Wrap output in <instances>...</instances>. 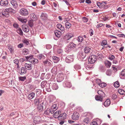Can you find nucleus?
<instances>
[{
  "mask_svg": "<svg viewBox=\"0 0 125 125\" xmlns=\"http://www.w3.org/2000/svg\"><path fill=\"white\" fill-rule=\"evenodd\" d=\"M30 18L33 21H35L37 19L36 15L34 13H31V14Z\"/></svg>",
  "mask_w": 125,
  "mask_h": 125,
  "instance_id": "nucleus-25",
  "label": "nucleus"
},
{
  "mask_svg": "<svg viewBox=\"0 0 125 125\" xmlns=\"http://www.w3.org/2000/svg\"><path fill=\"white\" fill-rule=\"evenodd\" d=\"M74 67L76 70H78L80 69V66L79 65H74Z\"/></svg>",
  "mask_w": 125,
  "mask_h": 125,
  "instance_id": "nucleus-62",
  "label": "nucleus"
},
{
  "mask_svg": "<svg viewBox=\"0 0 125 125\" xmlns=\"http://www.w3.org/2000/svg\"><path fill=\"white\" fill-rule=\"evenodd\" d=\"M17 32L21 36L23 35L22 31L21 29L20 28H18V29L17 30Z\"/></svg>",
  "mask_w": 125,
  "mask_h": 125,
  "instance_id": "nucleus-41",
  "label": "nucleus"
},
{
  "mask_svg": "<svg viewBox=\"0 0 125 125\" xmlns=\"http://www.w3.org/2000/svg\"><path fill=\"white\" fill-rule=\"evenodd\" d=\"M105 64L107 68H109L110 67L111 63L110 61H107L105 62Z\"/></svg>",
  "mask_w": 125,
  "mask_h": 125,
  "instance_id": "nucleus-34",
  "label": "nucleus"
},
{
  "mask_svg": "<svg viewBox=\"0 0 125 125\" xmlns=\"http://www.w3.org/2000/svg\"><path fill=\"white\" fill-rule=\"evenodd\" d=\"M23 42L27 45H28L29 44L28 41L26 39L24 40L23 41Z\"/></svg>",
  "mask_w": 125,
  "mask_h": 125,
  "instance_id": "nucleus-60",
  "label": "nucleus"
},
{
  "mask_svg": "<svg viewBox=\"0 0 125 125\" xmlns=\"http://www.w3.org/2000/svg\"><path fill=\"white\" fill-rule=\"evenodd\" d=\"M65 84L66 86L70 88L72 86V84L70 82H66L65 83Z\"/></svg>",
  "mask_w": 125,
  "mask_h": 125,
  "instance_id": "nucleus-43",
  "label": "nucleus"
},
{
  "mask_svg": "<svg viewBox=\"0 0 125 125\" xmlns=\"http://www.w3.org/2000/svg\"><path fill=\"white\" fill-rule=\"evenodd\" d=\"M73 36V35L72 33H67L65 36L64 38L66 40H68L72 37Z\"/></svg>",
  "mask_w": 125,
  "mask_h": 125,
  "instance_id": "nucleus-12",
  "label": "nucleus"
},
{
  "mask_svg": "<svg viewBox=\"0 0 125 125\" xmlns=\"http://www.w3.org/2000/svg\"><path fill=\"white\" fill-rule=\"evenodd\" d=\"M52 58L53 60V62L55 63H56L58 62L60 60L59 58L56 56H53L52 57Z\"/></svg>",
  "mask_w": 125,
  "mask_h": 125,
  "instance_id": "nucleus-26",
  "label": "nucleus"
},
{
  "mask_svg": "<svg viewBox=\"0 0 125 125\" xmlns=\"http://www.w3.org/2000/svg\"><path fill=\"white\" fill-rule=\"evenodd\" d=\"M98 124L96 122L93 120L91 123L90 125H98Z\"/></svg>",
  "mask_w": 125,
  "mask_h": 125,
  "instance_id": "nucleus-63",
  "label": "nucleus"
},
{
  "mask_svg": "<svg viewBox=\"0 0 125 125\" xmlns=\"http://www.w3.org/2000/svg\"><path fill=\"white\" fill-rule=\"evenodd\" d=\"M42 105H44L45 106V108H46V106L48 105V103L47 101L46 100L43 101L42 103Z\"/></svg>",
  "mask_w": 125,
  "mask_h": 125,
  "instance_id": "nucleus-45",
  "label": "nucleus"
},
{
  "mask_svg": "<svg viewBox=\"0 0 125 125\" xmlns=\"http://www.w3.org/2000/svg\"><path fill=\"white\" fill-rule=\"evenodd\" d=\"M99 69L102 71H104V67L102 65H100Z\"/></svg>",
  "mask_w": 125,
  "mask_h": 125,
  "instance_id": "nucleus-59",
  "label": "nucleus"
},
{
  "mask_svg": "<svg viewBox=\"0 0 125 125\" xmlns=\"http://www.w3.org/2000/svg\"><path fill=\"white\" fill-rule=\"evenodd\" d=\"M42 120L40 117L39 116H36L34 119L33 122V124H39L41 122Z\"/></svg>",
  "mask_w": 125,
  "mask_h": 125,
  "instance_id": "nucleus-4",
  "label": "nucleus"
},
{
  "mask_svg": "<svg viewBox=\"0 0 125 125\" xmlns=\"http://www.w3.org/2000/svg\"><path fill=\"white\" fill-rule=\"evenodd\" d=\"M22 30L25 32H27L29 31V29L28 26L25 24L23 25L22 26Z\"/></svg>",
  "mask_w": 125,
  "mask_h": 125,
  "instance_id": "nucleus-10",
  "label": "nucleus"
},
{
  "mask_svg": "<svg viewBox=\"0 0 125 125\" xmlns=\"http://www.w3.org/2000/svg\"><path fill=\"white\" fill-rule=\"evenodd\" d=\"M118 92L121 94L123 95L125 94V91L122 89H119L118 90Z\"/></svg>",
  "mask_w": 125,
  "mask_h": 125,
  "instance_id": "nucleus-44",
  "label": "nucleus"
},
{
  "mask_svg": "<svg viewBox=\"0 0 125 125\" xmlns=\"http://www.w3.org/2000/svg\"><path fill=\"white\" fill-rule=\"evenodd\" d=\"M97 58V57L98 58H102L103 57V55L101 53H98L97 54V55L96 56Z\"/></svg>",
  "mask_w": 125,
  "mask_h": 125,
  "instance_id": "nucleus-57",
  "label": "nucleus"
},
{
  "mask_svg": "<svg viewBox=\"0 0 125 125\" xmlns=\"http://www.w3.org/2000/svg\"><path fill=\"white\" fill-rule=\"evenodd\" d=\"M77 40L78 42H81L83 41V38L82 36H79L78 37Z\"/></svg>",
  "mask_w": 125,
  "mask_h": 125,
  "instance_id": "nucleus-47",
  "label": "nucleus"
},
{
  "mask_svg": "<svg viewBox=\"0 0 125 125\" xmlns=\"http://www.w3.org/2000/svg\"><path fill=\"white\" fill-rule=\"evenodd\" d=\"M20 13L22 16L27 15L29 13L27 10L25 8H22L20 11Z\"/></svg>",
  "mask_w": 125,
  "mask_h": 125,
  "instance_id": "nucleus-3",
  "label": "nucleus"
},
{
  "mask_svg": "<svg viewBox=\"0 0 125 125\" xmlns=\"http://www.w3.org/2000/svg\"><path fill=\"white\" fill-rule=\"evenodd\" d=\"M88 20L87 18L85 17H83V20L84 22H87L88 21Z\"/></svg>",
  "mask_w": 125,
  "mask_h": 125,
  "instance_id": "nucleus-64",
  "label": "nucleus"
},
{
  "mask_svg": "<svg viewBox=\"0 0 125 125\" xmlns=\"http://www.w3.org/2000/svg\"><path fill=\"white\" fill-rule=\"evenodd\" d=\"M67 117V115L65 113H63L59 115L58 119L59 120H63L66 119Z\"/></svg>",
  "mask_w": 125,
  "mask_h": 125,
  "instance_id": "nucleus-11",
  "label": "nucleus"
},
{
  "mask_svg": "<svg viewBox=\"0 0 125 125\" xmlns=\"http://www.w3.org/2000/svg\"><path fill=\"white\" fill-rule=\"evenodd\" d=\"M25 68L28 70H31V69L32 65L31 64H28L26 63L25 64Z\"/></svg>",
  "mask_w": 125,
  "mask_h": 125,
  "instance_id": "nucleus-19",
  "label": "nucleus"
},
{
  "mask_svg": "<svg viewBox=\"0 0 125 125\" xmlns=\"http://www.w3.org/2000/svg\"><path fill=\"white\" fill-rule=\"evenodd\" d=\"M85 53H91L92 52L91 48L90 47H86L85 48L84 50Z\"/></svg>",
  "mask_w": 125,
  "mask_h": 125,
  "instance_id": "nucleus-17",
  "label": "nucleus"
},
{
  "mask_svg": "<svg viewBox=\"0 0 125 125\" xmlns=\"http://www.w3.org/2000/svg\"><path fill=\"white\" fill-rule=\"evenodd\" d=\"M9 14L7 10H6V9L5 11L0 13V16L1 17H7L9 16Z\"/></svg>",
  "mask_w": 125,
  "mask_h": 125,
  "instance_id": "nucleus-7",
  "label": "nucleus"
},
{
  "mask_svg": "<svg viewBox=\"0 0 125 125\" xmlns=\"http://www.w3.org/2000/svg\"><path fill=\"white\" fill-rule=\"evenodd\" d=\"M54 33L55 36L58 38H59L61 36V32L59 31L56 30L55 31Z\"/></svg>",
  "mask_w": 125,
  "mask_h": 125,
  "instance_id": "nucleus-30",
  "label": "nucleus"
},
{
  "mask_svg": "<svg viewBox=\"0 0 125 125\" xmlns=\"http://www.w3.org/2000/svg\"><path fill=\"white\" fill-rule=\"evenodd\" d=\"M58 88V87L57 84L56 83H54L52 85V88L53 89L56 90Z\"/></svg>",
  "mask_w": 125,
  "mask_h": 125,
  "instance_id": "nucleus-42",
  "label": "nucleus"
},
{
  "mask_svg": "<svg viewBox=\"0 0 125 125\" xmlns=\"http://www.w3.org/2000/svg\"><path fill=\"white\" fill-rule=\"evenodd\" d=\"M29 51L28 49H24L22 50V54L23 55H27L29 53Z\"/></svg>",
  "mask_w": 125,
  "mask_h": 125,
  "instance_id": "nucleus-37",
  "label": "nucleus"
},
{
  "mask_svg": "<svg viewBox=\"0 0 125 125\" xmlns=\"http://www.w3.org/2000/svg\"><path fill=\"white\" fill-rule=\"evenodd\" d=\"M94 121H95L96 122L97 124H100L101 123V121L98 118H97L95 120H93Z\"/></svg>",
  "mask_w": 125,
  "mask_h": 125,
  "instance_id": "nucleus-61",
  "label": "nucleus"
},
{
  "mask_svg": "<svg viewBox=\"0 0 125 125\" xmlns=\"http://www.w3.org/2000/svg\"><path fill=\"white\" fill-rule=\"evenodd\" d=\"M97 93L99 96L104 97L105 95L104 93L101 90H99L98 91Z\"/></svg>",
  "mask_w": 125,
  "mask_h": 125,
  "instance_id": "nucleus-38",
  "label": "nucleus"
},
{
  "mask_svg": "<svg viewBox=\"0 0 125 125\" xmlns=\"http://www.w3.org/2000/svg\"><path fill=\"white\" fill-rule=\"evenodd\" d=\"M42 102V101L41 100V98H36L34 99V104L35 105H39V104L41 103Z\"/></svg>",
  "mask_w": 125,
  "mask_h": 125,
  "instance_id": "nucleus-14",
  "label": "nucleus"
},
{
  "mask_svg": "<svg viewBox=\"0 0 125 125\" xmlns=\"http://www.w3.org/2000/svg\"><path fill=\"white\" fill-rule=\"evenodd\" d=\"M57 27L60 29L61 31H64L65 28L63 26H62L60 24H58L56 25Z\"/></svg>",
  "mask_w": 125,
  "mask_h": 125,
  "instance_id": "nucleus-33",
  "label": "nucleus"
},
{
  "mask_svg": "<svg viewBox=\"0 0 125 125\" xmlns=\"http://www.w3.org/2000/svg\"><path fill=\"white\" fill-rule=\"evenodd\" d=\"M43 109V106L41 104L38 105L37 107V110L39 112H42Z\"/></svg>",
  "mask_w": 125,
  "mask_h": 125,
  "instance_id": "nucleus-23",
  "label": "nucleus"
},
{
  "mask_svg": "<svg viewBox=\"0 0 125 125\" xmlns=\"http://www.w3.org/2000/svg\"><path fill=\"white\" fill-rule=\"evenodd\" d=\"M47 83V82L46 81H44L41 83V86L42 88L44 87V86Z\"/></svg>",
  "mask_w": 125,
  "mask_h": 125,
  "instance_id": "nucleus-48",
  "label": "nucleus"
},
{
  "mask_svg": "<svg viewBox=\"0 0 125 125\" xmlns=\"http://www.w3.org/2000/svg\"><path fill=\"white\" fill-rule=\"evenodd\" d=\"M103 97L99 95H96L95 96V99L96 100L98 101H102Z\"/></svg>",
  "mask_w": 125,
  "mask_h": 125,
  "instance_id": "nucleus-31",
  "label": "nucleus"
},
{
  "mask_svg": "<svg viewBox=\"0 0 125 125\" xmlns=\"http://www.w3.org/2000/svg\"><path fill=\"white\" fill-rule=\"evenodd\" d=\"M65 25L66 26V28L67 29H69L71 26V24L67 22L65 23Z\"/></svg>",
  "mask_w": 125,
  "mask_h": 125,
  "instance_id": "nucleus-39",
  "label": "nucleus"
},
{
  "mask_svg": "<svg viewBox=\"0 0 125 125\" xmlns=\"http://www.w3.org/2000/svg\"><path fill=\"white\" fill-rule=\"evenodd\" d=\"M38 58L40 60H43L45 59V57L42 54H40L38 55Z\"/></svg>",
  "mask_w": 125,
  "mask_h": 125,
  "instance_id": "nucleus-40",
  "label": "nucleus"
},
{
  "mask_svg": "<svg viewBox=\"0 0 125 125\" xmlns=\"http://www.w3.org/2000/svg\"><path fill=\"white\" fill-rule=\"evenodd\" d=\"M61 113V111H57L54 113L53 116L55 118H58V117H59Z\"/></svg>",
  "mask_w": 125,
  "mask_h": 125,
  "instance_id": "nucleus-20",
  "label": "nucleus"
},
{
  "mask_svg": "<svg viewBox=\"0 0 125 125\" xmlns=\"http://www.w3.org/2000/svg\"><path fill=\"white\" fill-rule=\"evenodd\" d=\"M58 107L57 106V105L56 104H53L52 105L51 109L54 112L58 109Z\"/></svg>",
  "mask_w": 125,
  "mask_h": 125,
  "instance_id": "nucleus-27",
  "label": "nucleus"
},
{
  "mask_svg": "<svg viewBox=\"0 0 125 125\" xmlns=\"http://www.w3.org/2000/svg\"><path fill=\"white\" fill-rule=\"evenodd\" d=\"M106 85V84L104 83H99V85L101 87H105Z\"/></svg>",
  "mask_w": 125,
  "mask_h": 125,
  "instance_id": "nucleus-52",
  "label": "nucleus"
},
{
  "mask_svg": "<svg viewBox=\"0 0 125 125\" xmlns=\"http://www.w3.org/2000/svg\"><path fill=\"white\" fill-rule=\"evenodd\" d=\"M10 3L14 8H16L18 6L16 0H11Z\"/></svg>",
  "mask_w": 125,
  "mask_h": 125,
  "instance_id": "nucleus-15",
  "label": "nucleus"
},
{
  "mask_svg": "<svg viewBox=\"0 0 125 125\" xmlns=\"http://www.w3.org/2000/svg\"><path fill=\"white\" fill-rule=\"evenodd\" d=\"M0 4L2 6H6L8 4V1L7 0H1L0 2Z\"/></svg>",
  "mask_w": 125,
  "mask_h": 125,
  "instance_id": "nucleus-13",
  "label": "nucleus"
},
{
  "mask_svg": "<svg viewBox=\"0 0 125 125\" xmlns=\"http://www.w3.org/2000/svg\"><path fill=\"white\" fill-rule=\"evenodd\" d=\"M120 75L122 76L125 77V69L122 71L121 73H120Z\"/></svg>",
  "mask_w": 125,
  "mask_h": 125,
  "instance_id": "nucleus-53",
  "label": "nucleus"
},
{
  "mask_svg": "<svg viewBox=\"0 0 125 125\" xmlns=\"http://www.w3.org/2000/svg\"><path fill=\"white\" fill-rule=\"evenodd\" d=\"M19 78L20 81H24L26 79V77L25 76L20 77H19Z\"/></svg>",
  "mask_w": 125,
  "mask_h": 125,
  "instance_id": "nucleus-49",
  "label": "nucleus"
},
{
  "mask_svg": "<svg viewBox=\"0 0 125 125\" xmlns=\"http://www.w3.org/2000/svg\"><path fill=\"white\" fill-rule=\"evenodd\" d=\"M110 104V102L109 99H107L104 103V105L105 106L107 107L109 106Z\"/></svg>",
  "mask_w": 125,
  "mask_h": 125,
  "instance_id": "nucleus-32",
  "label": "nucleus"
},
{
  "mask_svg": "<svg viewBox=\"0 0 125 125\" xmlns=\"http://www.w3.org/2000/svg\"><path fill=\"white\" fill-rule=\"evenodd\" d=\"M6 10H7L9 13L11 14L15 13L16 12L15 11L11 8H10L6 9Z\"/></svg>",
  "mask_w": 125,
  "mask_h": 125,
  "instance_id": "nucleus-18",
  "label": "nucleus"
},
{
  "mask_svg": "<svg viewBox=\"0 0 125 125\" xmlns=\"http://www.w3.org/2000/svg\"><path fill=\"white\" fill-rule=\"evenodd\" d=\"M17 19L18 20L23 23H25L27 21V20L26 19H23L21 17H18Z\"/></svg>",
  "mask_w": 125,
  "mask_h": 125,
  "instance_id": "nucleus-29",
  "label": "nucleus"
},
{
  "mask_svg": "<svg viewBox=\"0 0 125 125\" xmlns=\"http://www.w3.org/2000/svg\"><path fill=\"white\" fill-rule=\"evenodd\" d=\"M115 58L114 55H110L109 56L108 58L109 59L112 61L114 60Z\"/></svg>",
  "mask_w": 125,
  "mask_h": 125,
  "instance_id": "nucleus-50",
  "label": "nucleus"
},
{
  "mask_svg": "<svg viewBox=\"0 0 125 125\" xmlns=\"http://www.w3.org/2000/svg\"><path fill=\"white\" fill-rule=\"evenodd\" d=\"M106 74L107 75L110 76L111 74V72L110 70H108L107 71Z\"/></svg>",
  "mask_w": 125,
  "mask_h": 125,
  "instance_id": "nucleus-55",
  "label": "nucleus"
},
{
  "mask_svg": "<svg viewBox=\"0 0 125 125\" xmlns=\"http://www.w3.org/2000/svg\"><path fill=\"white\" fill-rule=\"evenodd\" d=\"M52 73L54 74H56L57 72V68L56 67H55L53 68L51 70Z\"/></svg>",
  "mask_w": 125,
  "mask_h": 125,
  "instance_id": "nucleus-46",
  "label": "nucleus"
},
{
  "mask_svg": "<svg viewBox=\"0 0 125 125\" xmlns=\"http://www.w3.org/2000/svg\"><path fill=\"white\" fill-rule=\"evenodd\" d=\"M20 70H21V72H20V70L19 73L21 75L25 73H26V69L24 67H22Z\"/></svg>",
  "mask_w": 125,
  "mask_h": 125,
  "instance_id": "nucleus-22",
  "label": "nucleus"
},
{
  "mask_svg": "<svg viewBox=\"0 0 125 125\" xmlns=\"http://www.w3.org/2000/svg\"><path fill=\"white\" fill-rule=\"evenodd\" d=\"M89 115L90 116H89V118H87L84 119L83 120V123L88 124L89 122H90V120L89 119L91 118H92L93 116V115L91 113H88L87 114V116H88Z\"/></svg>",
  "mask_w": 125,
  "mask_h": 125,
  "instance_id": "nucleus-5",
  "label": "nucleus"
},
{
  "mask_svg": "<svg viewBox=\"0 0 125 125\" xmlns=\"http://www.w3.org/2000/svg\"><path fill=\"white\" fill-rule=\"evenodd\" d=\"M26 58L29 62L31 63H32L33 61V59H34V58H32V57L30 56H27L26 57Z\"/></svg>",
  "mask_w": 125,
  "mask_h": 125,
  "instance_id": "nucleus-36",
  "label": "nucleus"
},
{
  "mask_svg": "<svg viewBox=\"0 0 125 125\" xmlns=\"http://www.w3.org/2000/svg\"><path fill=\"white\" fill-rule=\"evenodd\" d=\"M51 113L53 114L54 113V111H52L51 109L48 108L46 110L44 111V114L47 115H49Z\"/></svg>",
  "mask_w": 125,
  "mask_h": 125,
  "instance_id": "nucleus-16",
  "label": "nucleus"
},
{
  "mask_svg": "<svg viewBox=\"0 0 125 125\" xmlns=\"http://www.w3.org/2000/svg\"><path fill=\"white\" fill-rule=\"evenodd\" d=\"M47 15L45 13H42L41 15V18L44 20H45L47 19Z\"/></svg>",
  "mask_w": 125,
  "mask_h": 125,
  "instance_id": "nucleus-24",
  "label": "nucleus"
},
{
  "mask_svg": "<svg viewBox=\"0 0 125 125\" xmlns=\"http://www.w3.org/2000/svg\"><path fill=\"white\" fill-rule=\"evenodd\" d=\"M97 60V57L94 55L90 56L88 59V61L91 63H94Z\"/></svg>",
  "mask_w": 125,
  "mask_h": 125,
  "instance_id": "nucleus-2",
  "label": "nucleus"
},
{
  "mask_svg": "<svg viewBox=\"0 0 125 125\" xmlns=\"http://www.w3.org/2000/svg\"><path fill=\"white\" fill-rule=\"evenodd\" d=\"M76 45L73 42L69 43L66 47V49L67 51H70L72 50L74 48L76 47Z\"/></svg>",
  "mask_w": 125,
  "mask_h": 125,
  "instance_id": "nucleus-1",
  "label": "nucleus"
},
{
  "mask_svg": "<svg viewBox=\"0 0 125 125\" xmlns=\"http://www.w3.org/2000/svg\"><path fill=\"white\" fill-rule=\"evenodd\" d=\"M43 63L45 65H47L49 66H50L52 65L51 63L48 60L43 61Z\"/></svg>",
  "mask_w": 125,
  "mask_h": 125,
  "instance_id": "nucleus-35",
  "label": "nucleus"
},
{
  "mask_svg": "<svg viewBox=\"0 0 125 125\" xmlns=\"http://www.w3.org/2000/svg\"><path fill=\"white\" fill-rule=\"evenodd\" d=\"M65 60L66 62L70 63L73 61V56H67L65 58Z\"/></svg>",
  "mask_w": 125,
  "mask_h": 125,
  "instance_id": "nucleus-8",
  "label": "nucleus"
},
{
  "mask_svg": "<svg viewBox=\"0 0 125 125\" xmlns=\"http://www.w3.org/2000/svg\"><path fill=\"white\" fill-rule=\"evenodd\" d=\"M86 56V54L85 52H82L80 54L79 57L81 60H82L85 58Z\"/></svg>",
  "mask_w": 125,
  "mask_h": 125,
  "instance_id": "nucleus-28",
  "label": "nucleus"
},
{
  "mask_svg": "<svg viewBox=\"0 0 125 125\" xmlns=\"http://www.w3.org/2000/svg\"><path fill=\"white\" fill-rule=\"evenodd\" d=\"M79 117V113L76 112H75L73 113L72 118L73 119L76 120L78 119Z\"/></svg>",
  "mask_w": 125,
  "mask_h": 125,
  "instance_id": "nucleus-9",
  "label": "nucleus"
},
{
  "mask_svg": "<svg viewBox=\"0 0 125 125\" xmlns=\"http://www.w3.org/2000/svg\"><path fill=\"white\" fill-rule=\"evenodd\" d=\"M35 74H36V75L37 76H39L40 74V71L38 69L36 70L35 72Z\"/></svg>",
  "mask_w": 125,
  "mask_h": 125,
  "instance_id": "nucleus-56",
  "label": "nucleus"
},
{
  "mask_svg": "<svg viewBox=\"0 0 125 125\" xmlns=\"http://www.w3.org/2000/svg\"><path fill=\"white\" fill-rule=\"evenodd\" d=\"M114 86L116 88H118L119 86V83L118 81L115 82L114 84Z\"/></svg>",
  "mask_w": 125,
  "mask_h": 125,
  "instance_id": "nucleus-51",
  "label": "nucleus"
},
{
  "mask_svg": "<svg viewBox=\"0 0 125 125\" xmlns=\"http://www.w3.org/2000/svg\"><path fill=\"white\" fill-rule=\"evenodd\" d=\"M33 59V61L32 63L35 64L38 63V61L37 59L34 58V59Z\"/></svg>",
  "mask_w": 125,
  "mask_h": 125,
  "instance_id": "nucleus-58",
  "label": "nucleus"
},
{
  "mask_svg": "<svg viewBox=\"0 0 125 125\" xmlns=\"http://www.w3.org/2000/svg\"><path fill=\"white\" fill-rule=\"evenodd\" d=\"M35 93L33 92L29 94L28 95V98L29 100H31L34 98L35 96Z\"/></svg>",
  "mask_w": 125,
  "mask_h": 125,
  "instance_id": "nucleus-21",
  "label": "nucleus"
},
{
  "mask_svg": "<svg viewBox=\"0 0 125 125\" xmlns=\"http://www.w3.org/2000/svg\"><path fill=\"white\" fill-rule=\"evenodd\" d=\"M64 75L62 73L58 74L57 75V81L60 82L63 80L64 78Z\"/></svg>",
  "mask_w": 125,
  "mask_h": 125,
  "instance_id": "nucleus-6",
  "label": "nucleus"
},
{
  "mask_svg": "<svg viewBox=\"0 0 125 125\" xmlns=\"http://www.w3.org/2000/svg\"><path fill=\"white\" fill-rule=\"evenodd\" d=\"M102 45L104 47L105 45L107 44V42L106 40H104L102 42Z\"/></svg>",
  "mask_w": 125,
  "mask_h": 125,
  "instance_id": "nucleus-54",
  "label": "nucleus"
}]
</instances>
